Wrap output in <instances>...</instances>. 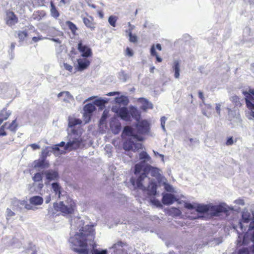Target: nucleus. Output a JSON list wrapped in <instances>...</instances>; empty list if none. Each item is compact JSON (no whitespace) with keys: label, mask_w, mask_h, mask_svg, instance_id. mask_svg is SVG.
<instances>
[{"label":"nucleus","mask_w":254,"mask_h":254,"mask_svg":"<svg viewBox=\"0 0 254 254\" xmlns=\"http://www.w3.org/2000/svg\"><path fill=\"white\" fill-rule=\"evenodd\" d=\"M85 223L80 217L75 218L71 221V227L78 232H76L74 236L70 237L69 241L74 251L78 254H87L89 252L88 245L94 248L95 243V230L92 225Z\"/></svg>","instance_id":"nucleus-1"},{"label":"nucleus","mask_w":254,"mask_h":254,"mask_svg":"<svg viewBox=\"0 0 254 254\" xmlns=\"http://www.w3.org/2000/svg\"><path fill=\"white\" fill-rule=\"evenodd\" d=\"M162 174V171L160 169L147 165L137 175H139L137 179H131V182L135 188L146 191L148 195H155L157 186L155 181L159 183L165 182V177Z\"/></svg>","instance_id":"nucleus-2"},{"label":"nucleus","mask_w":254,"mask_h":254,"mask_svg":"<svg viewBox=\"0 0 254 254\" xmlns=\"http://www.w3.org/2000/svg\"><path fill=\"white\" fill-rule=\"evenodd\" d=\"M251 220H252V216L250 212H249L248 210L245 209L242 212V219L239 222L238 226H236V227H234V228L237 229V227H239L242 231L241 233H243L246 230V228L248 226V224ZM253 229H254V220L249 225L248 232H247L245 235L243 236L242 234H241V232L237 230L238 234L237 242L239 245H247L248 244V233ZM251 241L253 242V244L251 247V250L252 252L254 254V231L251 237Z\"/></svg>","instance_id":"nucleus-3"},{"label":"nucleus","mask_w":254,"mask_h":254,"mask_svg":"<svg viewBox=\"0 0 254 254\" xmlns=\"http://www.w3.org/2000/svg\"><path fill=\"white\" fill-rule=\"evenodd\" d=\"M68 137H69V140L66 144L64 141H62L53 147V150L56 155L64 154L66 150L70 151L79 147L83 141L80 135L75 134L73 131L71 134H69Z\"/></svg>","instance_id":"nucleus-4"},{"label":"nucleus","mask_w":254,"mask_h":254,"mask_svg":"<svg viewBox=\"0 0 254 254\" xmlns=\"http://www.w3.org/2000/svg\"><path fill=\"white\" fill-rule=\"evenodd\" d=\"M123 135L127 136L126 141L124 144V149L126 150L138 151L142 148V144L138 142L142 141L144 138L135 134V131L130 127L126 126L124 127Z\"/></svg>","instance_id":"nucleus-5"},{"label":"nucleus","mask_w":254,"mask_h":254,"mask_svg":"<svg viewBox=\"0 0 254 254\" xmlns=\"http://www.w3.org/2000/svg\"><path fill=\"white\" fill-rule=\"evenodd\" d=\"M195 210L198 213H203L209 212L213 216H218L220 213L233 210V208L224 202L220 203L218 205H213L211 203L208 204L196 203Z\"/></svg>","instance_id":"nucleus-6"},{"label":"nucleus","mask_w":254,"mask_h":254,"mask_svg":"<svg viewBox=\"0 0 254 254\" xmlns=\"http://www.w3.org/2000/svg\"><path fill=\"white\" fill-rule=\"evenodd\" d=\"M29 201L30 204H28L27 202L25 200H18L16 201V203L19 207L20 209H21L22 207L23 206L27 210H31L33 209V207L32 205H39L42 204L43 202V199L40 196H34L30 198Z\"/></svg>","instance_id":"nucleus-7"},{"label":"nucleus","mask_w":254,"mask_h":254,"mask_svg":"<svg viewBox=\"0 0 254 254\" xmlns=\"http://www.w3.org/2000/svg\"><path fill=\"white\" fill-rule=\"evenodd\" d=\"M62 200L59 203L54 204L55 209L61 211L64 215L71 214L73 211L71 201L67 200L64 202V199Z\"/></svg>","instance_id":"nucleus-8"},{"label":"nucleus","mask_w":254,"mask_h":254,"mask_svg":"<svg viewBox=\"0 0 254 254\" xmlns=\"http://www.w3.org/2000/svg\"><path fill=\"white\" fill-rule=\"evenodd\" d=\"M139 160H141V162L136 164L134 167V174L136 175L139 174L142 169L144 168V163L150 162L151 157L145 151L140 152L139 154Z\"/></svg>","instance_id":"nucleus-9"},{"label":"nucleus","mask_w":254,"mask_h":254,"mask_svg":"<svg viewBox=\"0 0 254 254\" xmlns=\"http://www.w3.org/2000/svg\"><path fill=\"white\" fill-rule=\"evenodd\" d=\"M136 130L140 134L152 135L150 131V124L146 120L139 121L137 123Z\"/></svg>","instance_id":"nucleus-10"},{"label":"nucleus","mask_w":254,"mask_h":254,"mask_svg":"<svg viewBox=\"0 0 254 254\" xmlns=\"http://www.w3.org/2000/svg\"><path fill=\"white\" fill-rule=\"evenodd\" d=\"M228 111V119L231 121V124L234 126H237L241 123V120L240 115L236 110H231L230 109H227Z\"/></svg>","instance_id":"nucleus-11"},{"label":"nucleus","mask_w":254,"mask_h":254,"mask_svg":"<svg viewBox=\"0 0 254 254\" xmlns=\"http://www.w3.org/2000/svg\"><path fill=\"white\" fill-rule=\"evenodd\" d=\"M95 110L94 105L92 104H86L83 108V118L85 123H88L90 119L92 113Z\"/></svg>","instance_id":"nucleus-12"},{"label":"nucleus","mask_w":254,"mask_h":254,"mask_svg":"<svg viewBox=\"0 0 254 254\" xmlns=\"http://www.w3.org/2000/svg\"><path fill=\"white\" fill-rule=\"evenodd\" d=\"M112 111L116 113L122 120L127 121L130 120L129 113L127 108L122 107L118 109L116 107H113Z\"/></svg>","instance_id":"nucleus-13"},{"label":"nucleus","mask_w":254,"mask_h":254,"mask_svg":"<svg viewBox=\"0 0 254 254\" xmlns=\"http://www.w3.org/2000/svg\"><path fill=\"white\" fill-rule=\"evenodd\" d=\"M77 49L83 58L90 57L92 55L91 49L87 46L83 45L81 41L79 42Z\"/></svg>","instance_id":"nucleus-14"},{"label":"nucleus","mask_w":254,"mask_h":254,"mask_svg":"<svg viewBox=\"0 0 254 254\" xmlns=\"http://www.w3.org/2000/svg\"><path fill=\"white\" fill-rule=\"evenodd\" d=\"M32 166L35 168L42 169L49 168L50 165L45 158L41 157L40 159L35 160L32 163Z\"/></svg>","instance_id":"nucleus-15"},{"label":"nucleus","mask_w":254,"mask_h":254,"mask_svg":"<svg viewBox=\"0 0 254 254\" xmlns=\"http://www.w3.org/2000/svg\"><path fill=\"white\" fill-rule=\"evenodd\" d=\"M162 203L165 205H170L173 204L175 201H178L179 203L180 201L174 195L171 193H164L163 194V197L162 200Z\"/></svg>","instance_id":"nucleus-16"},{"label":"nucleus","mask_w":254,"mask_h":254,"mask_svg":"<svg viewBox=\"0 0 254 254\" xmlns=\"http://www.w3.org/2000/svg\"><path fill=\"white\" fill-rule=\"evenodd\" d=\"M58 97L65 103H70L74 101L73 96L68 91L60 92L58 94Z\"/></svg>","instance_id":"nucleus-17"},{"label":"nucleus","mask_w":254,"mask_h":254,"mask_svg":"<svg viewBox=\"0 0 254 254\" xmlns=\"http://www.w3.org/2000/svg\"><path fill=\"white\" fill-rule=\"evenodd\" d=\"M77 69L79 71H82L87 68L90 64V61L86 58H80L77 60Z\"/></svg>","instance_id":"nucleus-18"},{"label":"nucleus","mask_w":254,"mask_h":254,"mask_svg":"<svg viewBox=\"0 0 254 254\" xmlns=\"http://www.w3.org/2000/svg\"><path fill=\"white\" fill-rule=\"evenodd\" d=\"M52 188L55 194L57 195L60 199H65L67 198V196L64 194V192L61 190V187L57 183L52 184Z\"/></svg>","instance_id":"nucleus-19"},{"label":"nucleus","mask_w":254,"mask_h":254,"mask_svg":"<svg viewBox=\"0 0 254 254\" xmlns=\"http://www.w3.org/2000/svg\"><path fill=\"white\" fill-rule=\"evenodd\" d=\"M18 19L12 11H8L6 13V23L10 26H12L16 23Z\"/></svg>","instance_id":"nucleus-20"},{"label":"nucleus","mask_w":254,"mask_h":254,"mask_svg":"<svg viewBox=\"0 0 254 254\" xmlns=\"http://www.w3.org/2000/svg\"><path fill=\"white\" fill-rule=\"evenodd\" d=\"M43 174L45 175L46 179L48 181L55 180L58 177V173L52 170L45 171L43 173Z\"/></svg>","instance_id":"nucleus-21"},{"label":"nucleus","mask_w":254,"mask_h":254,"mask_svg":"<svg viewBox=\"0 0 254 254\" xmlns=\"http://www.w3.org/2000/svg\"><path fill=\"white\" fill-rule=\"evenodd\" d=\"M127 246L126 244L122 242H118L115 244L112 248L114 249L117 253L121 254V252H124L125 251V247Z\"/></svg>","instance_id":"nucleus-22"},{"label":"nucleus","mask_w":254,"mask_h":254,"mask_svg":"<svg viewBox=\"0 0 254 254\" xmlns=\"http://www.w3.org/2000/svg\"><path fill=\"white\" fill-rule=\"evenodd\" d=\"M33 180L36 184L38 183V187L41 189L43 187L42 183V174L40 173H36L32 178Z\"/></svg>","instance_id":"nucleus-23"},{"label":"nucleus","mask_w":254,"mask_h":254,"mask_svg":"<svg viewBox=\"0 0 254 254\" xmlns=\"http://www.w3.org/2000/svg\"><path fill=\"white\" fill-rule=\"evenodd\" d=\"M140 102L142 104L141 109L144 110H146L148 109H152L153 105L151 103L148 102L146 99L144 98L139 99Z\"/></svg>","instance_id":"nucleus-24"},{"label":"nucleus","mask_w":254,"mask_h":254,"mask_svg":"<svg viewBox=\"0 0 254 254\" xmlns=\"http://www.w3.org/2000/svg\"><path fill=\"white\" fill-rule=\"evenodd\" d=\"M116 103L123 105H127L128 103V99L127 96L122 95L120 97L115 98Z\"/></svg>","instance_id":"nucleus-25"},{"label":"nucleus","mask_w":254,"mask_h":254,"mask_svg":"<svg viewBox=\"0 0 254 254\" xmlns=\"http://www.w3.org/2000/svg\"><path fill=\"white\" fill-rule=\"evenodd\" d=\"M11 113L10 111H7L5 109L1 110L0 112V124H1L3 121L7 120L11 115Z\"/></svg>","instance_id":"nucleus-26"},{"label":"nucleus","mask_w":254,"mask_h":254,"mask_svg":"<svg viewBox=\"0 0 254 254\" xmlns=\"http://www.w3.org/2000/svg\"><path fill=\"white\" fill-rule=\"evenodd\" d=\"M173 70L175 72L174 76L176 78L178 79L180 76V65L179 61H175L173 66Z\"/></svg>","instance_id":"nucleus-27"},{"label":"nucleus","mask_w":254,"mask_h":254,"mask_svg":"<svg viewBox=\"0 0 254 254\" xmlns=\"http://www.w3.org/2000/svg\"><path fill=\"white\" fill-rule=\"evenodd\" d=\"M128 24L130 28L127 31V32L128 34L129 41L132 43H136L137 41V37L135 35H132L131 33V31L134 26H132L129 22H128Z\"/></svg>","instance_id":"nucleus-28"},{"label":"nucleus","mask_w":254,"mask_h":254,"mask_svg":"<svg viewBox=\"0 0 254 254\" xmlns=\"http://www.w3.org/2000/svg\"><path fill=\"white\" fill-rule=\"evenodd\" d=\"M167 213L169 215L173 217L179 216L182 214L181 210L175 207H171L168 210Z\"/></svg>","instance_id":"nucleus-29"},{"label":"nucleus","mask_w":254,"mask_h":254,"mask_svg":"<svg viewBox=\"0 0 254 254\" xmlns=\"http://www.w3.org/2000/svg\"><path fill=\"white\" fill-rule=\"evenodd\" d=\"M83 21L84 24L88 28L93 29L94 28V25L93 24V19L91 17H83Z\"/></svg>","instance_id":"nucleus-30"},{"label":"nucleus","mask_w":254,"mask_h":254,"mask_svg":"<svg viewBox=\"0 0 254 254\" xmlns=\"http://www.w3.org/2000/svg\"><path fill=\"white\" fill-rule=\"evenodd\" d=\"M109 100L107 98H99L94 101V105L102 108L105 104L108 103Z\"/></svg>","instance_id":"nucleus-31"},{"label":"nucleus","mask_w":254,"mask_h":254,"mask_svg":"<svg viewBox=\"0 0 254 254\" xmlns=\"http://www.w3.org/2000/svg\"><path fill=\"white\" fill-rule=\"evenodd\" d=\"M110 127L112 129L113 132L114 134H118L121 129V126L120 123H111L110 124Z\"/></svg>","instance_id":"nucleus-32"},{"label":"nucleus","mask_w":254,"mask_h":254,"mask_svg":"<svg viewBox=\"0 0 254 254\" xmlns=\"http://www.w3.org/2000/svg\"><path fill=\"white\" fill-rule=\"evenodd\" d=\"M160 184H162L164 186V189L167 191L170 192H177V191L175 190L174 188L171 185L167 183V180L165 178V182L161 181Z\"/></svg>","instance_id":"nucleus-33"},{"label":"nucleus","mask_w":254,"mask_h":254,"mask_svg":"<svg viewBox=\"0 0 254 254\" xmlns=\"http://www.w3.org/2000/svg\"><path fill=\"white\" fill-rule=\"evenodd\" d=\"M50 5H51L50 12H51V14L52 16L55 18H57L60 15V13H59V11L57 10L56 6H55V5L54 4V3L52 1L51 2Z\"/></svg>","instance_id":"nucleus-34"},{"label":"nucleus","mask_w":254,"mask_h":254,"mask_svg":"<svg viewBox=\"0 0 254 254\" xmlns=\"http://www.w3.org/2000/svg\"><path fill=\"white\" fill-rule=\"evenodd\" d=\"M17 37L19 39V41H24L27 37V33L26 31H18L16 32Z\"/></svg>","instance_id":"nucleus-35"},{"label":"nucleus","mask_w":254,"mask_h":254,"mask_svg":"<svg viewBox=\"0 0 254 254\" xmlns=\"http://www.w3.org/2000/svg\"><path fill=\"white\" fill-rule=\"evenodd\" d=\"M81 122V121L79 119L74 118H70L69 119L68 126L70 127H73L77 125H80Z\"/></svg>","instance_id":"nucleus-36"},{"label":"nucleus","mask_w":254,"mask_h":254,"mask_svg":"<svg viewBox=\"0 0 254 254\" xmlns=\"http://www.w3.org/2000/svg\"><path fill=\"white\" fill-rule=\"evenodd\" d=\"M130 117L137 119L138 116V112L137 110L133 107H130L128 111Z\"/></svg>","instance_id":"nucleus-37"},{"label":"nucleus","mask_w":254,"mask_h":254,"mask_svg":"<svg viewBox=\"0 0 254 254\" xmlns=\"http://www.w3.org/2000/svg\"><path fill=\"white\" fill-rule=\"evenodd\" d=\"M66 25L68 27V28L71 31V32L74 35H75L76 30L77 29L76 26L74 23H73L72 22H71L69 21H67L66 22Z\"/></svg>","instance_id":"nucleus-38"},{"label":"nucleus","mask_w":254,"mask_h":254,"mask_svg":"<svg viewBox=\"0 0 254 254\" xmlns=\"http://www.w3.org/2000/svg\"><path fill=\"white\" fill-rule=\"evenodd\" d=\"M17 126L15 120H13L10 124L7 123V126H6V128L14 132L16 130Z\"/></svg>","instance_id":"nucleus-39"},{"label":"nucleus","mask_w":254,"mask_h":254,"mask_svg":"<svg viewBox=\"0 0 254 254\" xmlns=\"http://www.w3.org/2000/svg\"><path fill=\"white\" fill-rule=\"evenodd\" d=\"M117 20V17L115 16L111 15L109 17L108 22L110 24L113 26H116V23Z\"/></svg>","instance_id":"nucleus-40"},{"label":"nucleus","mask_w":254,"mask_h":254,"mask_svg":"<svg viewBox=\"0 0 254 254\" xmlns=\"http://www.w3.org/2000/svg\"><path fill=\"white\" fill-rule=\"evenodd\" d=\"M44 15L45 13L43 12H37L36 13L34 14V18L37 20H40L44 16Z\"/></svg>","instance_id":"nucleus-41"},{"label":"nucleus","mask_w":254,"mask_h":254,"mask_svg":"<svg viewBox=\"0 0 254 254\" xmlns=\"http://www.w3.org/2000/svg\"><path fill=\"white\" fill-rule=\"evenodd\" d=\"M221 242V240L219 239H213V240L210 241L208 243L209 246H212L213 245H217Z\"/></svg>","instance_id":"nucleus-42"},{"label":"nucleus","mask_w":254,"mask_h":254,"mask_svg":"<svg viewBox=\"0 0 254 254\" xmlns=\"http://www.w3.org/2000/svg\"><path fill=\"white\" fill-rule=\"evenodd\" d=\"M92 254H107V250H103L100 251L98 249H94L92 251Z\"/></svg>","instance_id":"nucleus-43"},{"label":"nucleus","mask_w":254,"mask_h":254,"mask_svg":"<svg viewBox=\"0 0 254 254\" xmlns=\"http://www.w3.org/2000/svg\"><path fill=\"white\" fill-rule=\"evenodd\" d=\"M7 126V123H5L4 125L1 126L0 128V136H4L6 135V132L4 129H6V127Z\"/></svg>","instance_id":"nucleus-44"},{"label":"nucleus","mask_w":254,"mask_h":254,"mask_svg":"<svg viewBox=\"0 0 254 254\" xmlns=\"http://www.w3.org/2000/svg\"><path fill=\"white\" fill-rule=\"evenodd\" d=\"M45 39H46V38L43 37L42 35H38L37 36L33 37L32 40L33 42L36 43Z\"/></svg>","instance_id":"nucleus-45"},{"label":"nucleus","mask_w":254,"mask_h":254,"mask_svg":"<svg viewBox=\"0 0 254 254\" xmlns=\"http://www.w3.org/2000/svg\"><path fill=\"white\" fill-rule=\"evenodd\" d=\"M195 204L196 203H194L193 204H191V203H187L186 202L185 203V207L188 209H190V210H192V209H195Z\"/></svg>","instance_id":"nucleus-46"},{"label":"nucleus","mask_w":254,"mask_h":254,"mask_svg":"<svg viewBox=\"0 0 254 254\" xmlns=\"http://www.w3.org/2000/svg\"><path fill=\"white\" fill-rule=\"evenodd\" d=\"M166 120H167V118L165 117H162L161 118V125L162 128L163 129L164 131H166L165 126V123H166Z\"/></svg>","instance_id":"nucleus-47"},{"label":"nucleus","mask_w":254,"mask_h":254,"mask_svg":"<svg viewBox=\"0 0 254 254\" xmlns=\"http://www.w3.org/2000/svg\"><path fill=\"white\" fill-rule=\"evenodd\" d=\"M6 219H8V218H10L11 217H12L13 216H14L15 215V213L14 212H13L11 210V209H9V208H7L6 209Z\"/></svg>","instance_id":"nucleus-48"},{"label":"nucleus","mask_w":254,"mask_h":254,"mask_svg":"<svg viewBox=\"0 0 254 254\" xmlns=\"http://www.w3.org/2000/svg\"><path fill=\"white\" fill-rule=\"evenodd\" d=\"M238 254H250V252L248 249H240Z\"/></svg>","instance_id":"nucleus-49"},{"label":"nucleus","mask_w":254,"mask_h":254,"mask_svg":"<svg viewBox=\"0 0 254 254\" xmlns=\"http://www.w3.org/2000/svg\"><path fill=\"white\" fill-rule=\"evenodd\" d=\"M64 67L66 70L71 72L72 70V66L71 65L67 64V63L64 64Z\"/></svg>","instance_id":"nucleus-50"},{"label":"nucleus","mask_w":254,"mask_h":254,"mask_svg":"<svg viewBox=\"0 0 254 254\" xmlns=\"http://www.w3.org/2000/svg\"><path fill=\"white\" fill-rule=\"evenodd\" d=\"M48 153V151L47 150V148H45L42 150V155L41 157L43 158H45L46 159V158L47 157Z\"/></svg>","instance_id":"nucleus-51"},{"label":"nucleus","mask_w":254,"mask_h":254,"mask_svg":"<svg viewBox=\"0 0 254 254\" xmlns=\"http://www.w3.org/2000/svg\"><path fill=\"white\" fill-rule=\"evenodd\" d=\"M150 53H151V55L152 56H157L158 55L157 54V53L156 52V51H155V45H152L151 48Z\"/></svg>","instance_id":"nucleus-52"},{"label":"nucleus","mask_w":254,"mask_h":254,"mask_svg":"<svg viewBox=\"0 0 254 254\" xmlns=\"http://www.w3.org/2000/svg\"><path fill=\"white\" fill-rule=\"evenodd\" d=\"M234 141L232 137H229L226 143L227 145H231L233 144Z\"/></svg>","instance_id":"nucleus-53"},{"label":"nucleus","mask_w":254,"mask_h":254,"mask_svg":"<svg viewBox=\"0 0 254 254\" xmlns=\"http://www.w3.org/2000/svg\"><path fill=\"white\" fill-rule=\"evenodd\" d=\"M126 55L129 57H132L133 56L132 51L129 48H127L126 50Z\"/></svg>","instance_id":"nucleus-54"},{"label":"nucleus","mask_w":254,"mask_h":254,"mask_svg":"<svg viewBox=\"0 0 254 254\" xmlns=\"http://www.w3.org/2000/svg\"><path fill=\"white\" fill-rule=\"evenodd\" d=\"M221 105L219 103L216 105V111L219 116L220 115Z\"/></svg>","instance_id":"nucleus-55"},{"label":"nucleus","mask_w":254,"mask_h":254,"mask_svg":"<svg viewBox=\"0 0 254 254\" xmlns=\"http://www.w3.org/2000/svg\"><path fill=\"white\" fill-rule=\"evenodd\" d=\"M234 202L237 204L243 205H244V201L243 199H239L235 200Z\"/></svg>","instance_id":"nucleus-56"},{"label":"nucleus","mask_w":254,"mask_h":254,"mask_svg":"<svg viewBox=\"0 0 254 254\" xmlns=\"http://www.w3.org/2000/svg\"><path fill=\"white\" fill-rule=\"evenodd\" d=\"M30 146L31 147V148L33 149V150H36V149H40V146L36 144H31L30 145Z\"/></svg>","instance_id":"nucleus-57"},{"label":"nucleus","mask_w":254,"mask_h":254,"mask_svg":"<svg viewBox=\"0 0 254 254\" xmlns=\"http://www.w3.org/2000/svg\"><path fill=\"white\" fill-rule=\"evenodd\" d=\"M119 94H120V92H109L108 94H107V95L109 96H114V95H119Z\"/></svg>","instance_id":"nucleus-58"},{"label":"nucleus","mask_w":254,"mask_h":254,"mask_svg":"<svg viewBox=\"0 0 254 254\" xmlns=\"http://www.w3.org/2000/svg\"><path fill=\"white\" fill-rule=\"evenodd\" d=\"M198 96L202 100V101L204 100V97L203 96V93L201 91H199L198 92Z\"/></svg>","instance_id":"nucleus-59"},{"label":"nucleus","mask_w":254,"mask_h":254,"mask_svg":"<svg viewBox=\"0 0 254 254\" xmlns=\"http://www.w3.org/2000/svg\"><path fill=\"white\" fill-rule=\"evenodd\" d=\"M15 43H12L11 44V45H10V51H11V52H12L15 48Z\"/></svg>","instance_id":"nucleus-60"},{"label":"nucleus","mask_w":254,"mask_h":254,"mask_svg":"<svg viewBox=\"0 0 254 254\" xmlns=\"http://www.w3.org/2000/svg\"><path fill=\"white\" fill-rule=\"evenodd\" d=\"M69 0H61L60 3H63V4H65L68 3Z\"/></svg>","instance_id":"nucleus-61"},{"label":"nucleus","mask_w":254,"mask_h":254,"mask_svg":"<svg viewBox=\"0 0 254 254\" xmlns=\"http://www.w3.org/2000/svg\"><path fill=\"white\" fill-rule=\"evenodd\" d=\"M152 203H154L157 206H160V203L158 200H152Z\"/></svg>","instance_id":"nucleus-62"},{"label":"nucleus","mask_w":254,"mask_h":254,"mask_svg":"<svg viewBox=\"0 0 254 254\" xmlns=\"http://www.w3.org/2000/svg\"><path fill=\"white\" fill-rule=\"evenodd\" d=\"M106 118V116L105 112H104L102 118L101 119V122H103Z\"/></svg>","instance_id":"nucleus-63"},{"label":"nucleus","mask_w":254,"mask_h":254,"mask_svg":"<svg viewBox=\"0 0 254 254\" xmlns=\"http://www.w3.org/2000/svg\"><path fill=\"white\" fill-rule=\"evenodd\" d=\"M51 40L54 41V42H57V43H58L59 44H60L61 43V41L59 40V39H54V38H52V39H50Z\"/></svg>","instance_id":"nucleus-64"}]
</instances>
